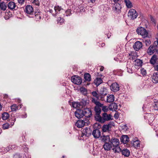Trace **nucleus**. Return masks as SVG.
I'll use <instances>...</instances> for the list:
<instances>
[{
	"mask_svg": "<svg viewBox=\"0 0 158 158\" xmlns=\"http://www.w3.org/2000/svg\"><path fill=\"white\" fill-rule=\"evenodd\" d=\"M110 143L112 147L113 148L112 150L115 152H121V149L119 146V140L118 139L114 137L111 139Z\"/></svg>",
	"mask_w": 158,
	"mask_h": 158,
	"instance_id": "1",
	"label": "nucleus"
},
{
	"mask_svg": "<svg viewBox=\"0 0 158 158\" xmlns=\"http://www.w3.org/2000/svg\"><path fill=\"white\" fill-rule=\"evenodd\" d=\"M112 116L110 114H108L106 112L102 114V116H100L96 120L97 121L101 123H104L106 121H109L112 119Z\"/></svg>",
	"mask_w": 158,
	"mask_h": 158,
	"instance_id": "2",
	"label": "nucleus"
},
{
	"mask_svg": "<svg viewBox=\"0 0 158 158\" xmlns=\"http://www.w3.org/2000/svg\"><path fill=\"white\" fill-rule=\"evenodd\" d=\"M24 12L26 15L30 18H33L34 15V11L33 7L31 5H27L24 9Z\"/></svg>",
	"mask_w": 158,
	"mask_h": 158,
	"instance_id": "3",
	"label": "nucleus"
},
{
	"mask_svg": "<svg viewBox=\"0 0 158 158\" xmlns=\"http://www.w3.org/2000/svg\"><path fill=\"white\" fill-rule=\"evenodd\" d=\"M136 32L142 36L143 38H146L148 36V32L144 28L140 27L137 28Z\"/></svg>",
	"mask_w": 158,
	"mask_h": 158,
	"instance_id": "4",
	"label": "nucleus"
},
{
	"mask_svg": "<svg viewBox=\"0 0 158 158\" xmlns=\"http://www.w3.org/2000/svg\"><path fill=\"white\" fill-rule=\"evenodd\" d=\"M138 15L137 12L134 9L130 10L128 13V16L131 20H134L136 19Z\"/></svg>",
	"mask_w": 158,
	"mask_h": 158,
	"instance_id": "5",
	"label": "nucleus"
},
{
	"mask_svg": "<svg viewBox=\"0 0 158 158\" xmlns=\"http://www.w3.org/2000/svg\"><path fill=\"white\" fill-rule=\"evenodd\" d=\"M71 80L73 83L77 85H80L82 82L81 78L77 76L72 77Z\"/></svg>",
	"mask_w": 158,
	"mask_h": 158,
	"instance_id": "6",
	"label": "nucleus"
},
{
	"mask_svg": "<svg viewBox=\"0 0 158 158\" xmlns=\"http://www.w3.org/2000/svg\"><path fill=\"white\" fill-rule=\"evenodd\" d=\"M154 115L153 114L148 113L145 114L144 115V119L148 120L149 124H150L154 119Z\"/></svg>",
	"mask_w": 158,
	"mask_h": 158,
	"instance_id": "7",
	"label": "nucleus"
},
{
	"mask_svg": "<svg viewBox=\"0 0 158 158\" xmlns=\"http://www.w3.org/2000/svg\"><path fill=\"white\" fill-rule=\"evenodd\" d=\"M100 107V106H96L94 107V111L95 113L94 115V118L96 121L101 116L100 114L101 112V109Z\"/></svg>",
	"mask_w": 158,
	"mask_h": 158,
	"instance_id": "8",
	"label": "nucleus"
},
{
	"mask_svg": "<svg viewBox=\"0 0 158 158\" xmlns=\"http://www.w3.org/2000/svg\"><path fill=\"white\" fill-rule=\"evenodd\" d=\"M143 44L142 43L139 41H137L133 45V48L136 51H138L142 48Z\"/></svg>",
	"mask_w": 158,
	"mask_h": 158,
	"instance_id": "9",
	"label": "nucleus"
},
{
	"mask_svg": "<svg viewBox=\"0 0 158 158\" xmlns=\"http://www.w3.org/2000/svg\"><path fill=\"white\" fill-rule=\"evenodd\" d=\"M7 7L9 9L12 10H16L18 9V7L15 3L12 1L8 3Z\"/></svg>",
	"mask_w": 158,
	"mask_h": 158,
	"instance_id": "10",
	"label": "nucleus"
},
{
	"mask_svg": "<svg viewBox=\"0 0 158 158\" xmlns=\"http://www.w3.org/2000/svg\"><path fill=\"white\" fill-rule=\"evenodd\" d=\"M121 6L120 4L116 3L114 4L113 6V10L116 13H119L121 12Z\"/></svg>",
	"mask_w": 158,
	"mask_h": 158,
	"instance_id": "11",
	"label": "nucleus"
},
{
	"mask_svg": "<svg viewBox=\"0 0 158 158\" xmlns=\"http://www.w3.org/2000/svg\"><path fill=\"white\" fill-rule=\"evenodd\" d=\"M83 114L87 118H89L91 117L92 115L91 111L89 108H85L83 110Z\"/></svg>",
	"mask_w": 158,
	"mask_h": 158,
	"instance_id": "12",
	"label": "nucleus"
},
{
	"mask_svg": "<svg viewBox=\"0 0 158 158\" xmlns=\"http://www.w3.org/2000/svg\"><path fill=\"white\" fill-rule=\"evenodd\" d=\"M110 88L111 91L116 92L119 90V85L117 83H114L111 84Z\"/></svg>",
	"mask_w": 158,
	"mask_h": 158,
	"instance_id": "13",
	"label": "nucleus"
},
{
	"mask_svg": "<svg viewBox=\"0 0 158 158\" xmlns=\"http://www.w3.org/2000/svg\"><path fill=\"white\" fill-rule=\"evenodd\" d=\"M83 113V110L77 109V111L75 112V116L78 118H81L84 116Z\"/></svg>",
	"mask_w": 158,
	"mask_h": 158,
	"instance_id": "14",
	"label": "nucleus"
},
{
	"mask_svg": "<svg viewBox=\"0 0 158 158\" xmlns=\"http://www.w3.org/2000/svg\"><path fill=\"white\" fill-rule=\"evenodd\" d=\"M92 134L94 138H98L101 136L100 131L98 129H95L93 131Z\"/></svg>",
	"mask_w": 158,
	"mask_h": 158,
	"instance_id": "15",
	"label": "nucleus"
},
{
	"mask_svg": "<svg viewBox=\"0 0 158 158\" xmlns=\"http://www.w3.org/2000/svg\"><path fill=\"white\" fill-rule=\"evenodd\" d=\"M107 94V89L105 87H103L102 88L99 92V94L101 95V96L100 97L101 99L102 100H103V96H105Z\"/></svg>",
	"mask_w": 158,
	"mask_h": 158,
	"instance_id": "16",
	"label": "nucleus"
},
{
	"mask_svg": "<svg viewBox=\"0 0 158 158\" xmlns=\"http://www.w3.org/2000/svg\"><path fill=\"white\" fill-rule=\"evenodd\" d=\"M101 141L102 142H103L104 143L110 142L111 139L109 135H103L101 137Z\"/></svg>",
	"mask_w": 158,
	"mask_h": 158,
	"instance_id": "17",
	"label": "nucleus"
},
{
	"mask_svg": "<svg viewBox=\"0 0 158 158\" xmlns=\"http://www.w3.org/2000/svg\"><path fill=\"white\" fill-rule=\"evenodd\" d=\"M86 123L81 119H79L75 123V125L78 127L80 128L83 127Z\"/></svg>",
	"mask_w": 158,
	"mask_h": 158,
	"instance_id": "18",
	"label": "nucleus"
},
{
	"mask_svg": "<svg viewBox=\"0 0 158 158\" xmlns=\"http://www.w3.org/2000/svg\"><path fill=\"white\" fill-rule=\"evenodd\" d=\"M112 127V125L111 123L104 125L102 127V130L103 132H104L109 131V129H110Z\"/></svg>",
	"mask_w": 158,
	"mask_h": 158,
	"instance_id": "19",
	"label": "nucleus"
},
{
	"mask_svg": "<svg viewBox=\"0 0 158 158\" xmlns=\"http://www.w3.org/2000/svg\"><path fill=\"white\" fill-rule=\"evenodd\" d=\"M110 142L104 143L103 147L105 151H108L111 150L112 147Z\"/></svg>",
	"mask_w": 158,
	"mask_h": 158,
	"instance_id": "20",
	"label": "nucleus"
},
{
	"mask_svg": "<svg viewBox=\"0 0 158 158\" xmlns=\"http://www.w3.org/2000/svg\"><path fill=\"white\" fill-rule=\"evenodd\" d=\"M120 140L121 142L125 144L128 142L129 141V139L127 135H124L122 136L120 138Z\"/></svg>",
	"mask_w": 158,
	"mask_h": 158,
	"instance_id": "21",
	"label": "nucleus"
},
{
	"mask_svg": "<svg viewBox=\"0 0 158 158\" xmlns=\"http://www.w3.org/2000/svg\"><path fill=\"white\" fill-rule=\"evenodd\" d=\"M152 78L153 82L158 83V72L154 73L152 76Z\"/></svg>",
	"mask_w": 158,
	"mask_h": 158,
	"instance_id": "22",
	"label": "nucleus"
},
{
	"mask_svg": "<svg viewBox=\"0 0 158 158\" xmlns=\"http://www.w3.org/2000/svg\"><path fill=\"white\" fill-rule=\"evenodd\" d=\"M21 105H17L16 104H13L11 105L10 106L11 111H16L17 110L21 108Z\"/></svg>",
	"mask_w": 158,
	"mask_h": 158,
	"instance_id": "23",
	"label": "nucleus"
},
{
	"mask_svg": "<svg viewBox=\"0 0 158 158\" xmlns=\"http://www.w3.org/2000/svg\"><path fill=\"white\" fill-rule=\"evenodd\" d=\"M110 109L111 110H116L118 109L117 104L115 103H112L109 106Z\"/></svg>",
	"mask_w": 158,
	"mask_h": 158,
	"instance_id": "24",
	"label": "nucleus"
},
{
	"mask_svg": "<svg viewBox=\"0 0 158 158\" xmlns=\"http://www.w3.org/2000/svg\"><path fill=\"white\" fill-rule=\"evenodd\" d=\"M34 17L35 18V20L36 21H39L41 19L40 12L39 11L34 13Z\"/></svg>",
	"mask_w": 158,
	"mask_h": 158,
	"instance_id": "25",
	"label": "nucleus"
},
{
	"mask_svg": "<svg viewBox=\"0 0 158 158\" xmlns=\"http://www.w3.org/2000/svg\"><path fill=\"white\" fill-rule=\"evenodd\" d=\"M152 46L155 52H157L158 51V38L156 39V40L155 41L153 45Z\"/></svg>",
	"mask_w": 158,
	"mask_h": 158,
	"instance_id": "26",
	"label": "nucleus"
},
{
	"mask_svg": "<svg viewBox=\"0 0 158 158\" xmlns=\"http://www.w3.org/2000/svg\"><path fill=\"white\" fill-rule=\"evenodd\" d=\"M122 152V155H124L125 156H128L130 154V151L127 149H124L123 150Z\"/></svg>",
	"mask_w": 158,
	"mask_h": 158,
	"instance_id": "27",
	"label": "nucleus"
},
{
	"mask_svg": "<svg viewBox=\"0 0 158 158\" xmlns=\"http://www.w3.org/2000/svg\"><path fill=\"white\" fill-rule=\"evenodd\" d=\"M114 95L112 94L107 96V102L109 103L113 102L114 101Z\"/></svg>",
	"mask_w": 158,
	"mask_h": 158,
	"instance_id": "28",
	"label": "nucleus"
},
{
	"mask_svg": "<svg viewBox=\"0 0 158 158\" xmlns=\"http://www.w3.org/2000/svg\"><path fill=\"white\" fill-rule=\"evenodd\" d=\"M131 143L135 148L139 147L140 145L139 141L138 140L132 141Z\"/></svg>",
	"mask_w": 158,
	"mask_h": 158,
	"instance_id": "29",
	"label": "nucleus"
},
{
	"mask_svg": "<svg viewBox=\"0 0 158 158\" xmlns=\"http://www.w3.org/2000/svg\"><path fill=\"white\" fill-rule=\"evenodd\" d=\"M97 98H93L92 101L95 104L96 106H100V107H102L103 105V104L101 103L98 101Z\"/></svg>",
	"mask_w": 158,
	"mask_h": 158,
	"instance_id": "30",
	"label": "nucleus"
},
{
	"mask_svg": "<svg viewBox=\"0 0 158 158\" xmlns=\"http://www.w3.org/2000/svg\"><path fill=\"white\" fill-rule=\"evenodd\" d=\"M72 107L73 108H77V109H79L78 108L80 109L82 108V106L80 105V103L74 102H72Z\"/></svg>",
	"mask_w": 158,
	"mask_h": 158,
	"instance_id": "31",
	"label": "nucleus"
},
{
	"mask_svg": "<svg viewBox=\"0 0 158 158\" xmlns=\"http://www.w3.org/2000/svg\"><path fill=\"white\" fill-rule=\"evenodd\" d=\"M132 65V64L130 63H127V68L128 72L130 73H132L134 71L131 69V66Z\"/></svg>",
	"mask_w": 158,
	"mask_h": 158,
	"instance_id": "32",
	"label": "nucleus"
},
{
	"mask_svg": "<svg viewBox=\"0 0 158 158\" xmlns=\"http://www.w3.org/2000/svg\"><path fill=\"white\" fill-rule=\"evenodd\" d=\"M157 56L156 55H154L151 58L150 60V63L153 64H155L157 60Z\"/></svg>",
	"mask_w": 158,
	"mask_h": 158,
	"instance_id": "33",
	"label": "nucleus"
},
{
	"mask_svg": "<svg viewBox=\"0 0 158 158\" xmlns=\"http://www.w3.org/2000/svg\"><path fill=\"white\" fill-rule=\"evenodd\" d=\"M54 10L56 13H60V11L61 12H62L64 11L63 9L62 8L61 6H55Z\"/></svg>",
	"mask_w": 158,
	"mask_h": 158,
	"instance_id": "34",
	"label": "nucleus"
},
{
	"mask_svg": "<svg viewBox=\"0 0 158 158\" xmlns=\"http://www.w3.org/2000/svg\"><path fill=\"white\" fill-rule=\"evenodd\" d=\"M102 82V81L101 78H97L94 80V83L97 86H98Z\"/></svg>",
	"mask_w": 158,
	"mask_h": 158,
	"instance_id": "35",
	"label": "nucleus"
},
{
	"mask_svg": "<svg viewBox=\"0 0 158 158\" xmlns=\"http://www.w3.org/2000/svg\"><path fill=\"white\" fill-rule=\"evenodd\" d=\"M153 49L152 45H150L148 49L147 53L149 55H152L155 52Z\"/></svg>",
	"mask_w": 158,
	"mask_h": 158,
	"instance_id": "36",
	"label": "nucleus"
},
{
	"mask_svg": "<svg viewBox=\"0 0 158 158\" xmlns=\"http://www.w3.org/2000/svg\"><path fill=\"white\" fill-rule=\"evenodd\" d=\"M84 78L86 81H90L91 80V76L89 73H85L84 75Z\"/></svg>",
	"mask_w": 158,
	"mask_h": 158,
	"instance_id": "37",
	"label": "nucleus"
},
{
	"mask_svg": "<svg viewBox=\"0 0 158 158\" xmlns=\"http://www.w3.org/2000/svg\"><path fill=\"white\" fill-rule=\"evenodd\" d=\"M14 122L11 123V125L8 124V123H6L2 125V128L3 129H8L9 127H11L12 126L14 125Z\"/></svg>",
	"mask_w": 158,
	"mask_h": 158,
	"instance_id": "38",
	"label": "nucleus"
},
{
	"mask_svg": "<svg viewBox=\"0 0 158 158\" xmlns=\"http://www.w3.org/2000/svg\"><path fill=\"white\" fill-rule=\"evenodd\" d=\"M7 8V5L4 2H2L0 3V8L3 11L6 10Z\"/></svg>",
	"mask_w": 158,
	"mask_h": 158,
	"instance_id": "39",
	"label": "nucleus"
},
{
	"mask_svg": "<svg viewBox=\"0 0 158 158\" xmlns=\"http://www.w3.org/2000/svg\"><path fill=\"white\" fill-rule=\"evenodd\" d=\"M63 12H64V16H68L72 14L71 10L70 9H68L66 11L64 10Z\"/></svg>",
	"mask_w": 158,
	"mask_h": 158,
	"instance_id": "40",
	"label": "nucleus"
},
{
	"mask_svg": "<svg viewBox=\"0 0 158 158\" xmlns=\"http://www.w3.org/2000/svg\"><path fill=\"white\" fill-rule=\"evenodd\" d=\"M124 2L127 8H130L132 7V3L129 0H124Z\"/></svg>",
	"mask_w": 158,
	"mask_h": 158,
	"instance_id": "41",
	"label": "nucleus"
},
{
	"mask_svg": "<svg viewBox=\"0 0 158 158\" xmlns=\"http://www.w3.org/2000/svg\"><path fill=\"white\" fill-rule=\"evenodd\" d=\"M80 92L84 95H86L87 94V90L84 87H81L80 89Z\"/></svg>",
	"mask_w": 158,
	"mask_h": 158,
	"instance_id": "42",
	"label": "nucleus"
},
{
	"mask_svg": "<svg viewBox=\"0 0 158 158\" xmlns=\"http://www.w3.org/2000/svg\"><path fill=\"white\" fill-rule=\"evenodd\" d=\"M9 117V114L7 112H4L2 115V118L3 120L7 119Z\"/></svg>",
	"mask_w": 158,
	"mask_h": 158,
	"instance_id": "43",
	"label": "nucleus"
},
{
	"mask_svg": "<svg viewBox=\"0 0 158 158\" xmlns=\"http://www.w3.org/2000/svg\"><path fill=\"white\" fill-rule=\"evenodd\" d=\"M135 65L138 66H142V62L141 60L139 59H137L135 60Z\"/></svg>",
	"mask_w": 158,
	"mask_h": 158,
	"instance_id": "44",
	"label": "nucleus"
},
{
	"mask_svg": "<svg viewBox=\"0 0 158 158\" xmlns=\"http://www.w3.org/2000/svg\"><path fill=\"white\" fill-rule=\"evenodd\" d=\"M91 94L93 96L95 97L97 99H99V98H100V97L101 96V95L98 94L95 91L92 92L91 93Z\"/></svg>",
	"mask_w": 158,
	"mask_h": 158,
	"instance_id": "45",
	"label": "nucleus"
},
{
	"mask_svg": "<svg viewBox=\"0 0 158 158\" xmlns=\"http://www.w3.org/2000/svg\"><path fill=\"white\" fill-rule=\"evenodd\" d=\"M146 46H149L151 43V41L150 39H144L143 40Z\"/></svg>",
	"mask_w": 158,
	"mask_h": 158,
	"instance_id": "46",
	"label": "nucleus"
},
{
	"mask_svg": "<svg viewBox=\"0 0 158 158\" xmlns=\"http://www.w3.org/2000/svg\"><path fill=\"white\" fill-rule=\"evenodd\" d=\"M153 106L156 109L158 110V100H155L153 104Z\"/></svg>",
	"mask_w": 158,
	"mask_h": 158,
	"instance_id": "47",
	"label": "nucleus"
},
{
	"mask_svg": "<svg viewBox=\"0 0 158 158\" xmlns=\"http://www.w3.org/2000/svg\"><path fill=\"white\" fill-rule=\"evenodd\" d=\"M141 73L143 75H145L146 74V70H145L144 69H141Z\"/></svg>",
	"mask_w": 158,
	"mask_h": 158,
	"instance_id": "48",
	"label": "nucleus"
},
{
	"mask_svg": "<svg viewBox=\"0 0 158 158\" xmlns=\"http://www.w3.org/2000/svg\"><path fill=\"white\" fill-rule=\"evenodd\" d=\"M64 22V20L62 18L60 17L58 19V23H62Z\"/></svg>",
	"mask_w": 158,
	"mask_h": 158,
	"instance_id": "49",
	"label": "nucleus"
},
{
	"mask_svg": "<svg viewBox=\"0 0 158 158\" xmlns=\"http://www.w3.org/2000/svg\"><path fill=\"white\" fill-rule=\"evenodd\" d=\"M102 107V110L104 112H106L108 110V109L107 108L106 106H103V105Z\"/></svg>",
	"mask_w": 158,
	"mask_h": 158,
	"instance_id": "50",
	"label": "nucleus"
},
{
	"mask_svg": "<svg viewBox=\"0 0 158 158\" xmlns=\"http://www.w3.org/2000/svg\"><path fill=\"white\" fill-rule=\"evenodd\" d=\"M32 2L35 3L37 5H39V2L38 0H32Z\"/></svg>",
	"mask_w": 158,
	"mask_h": 158,
	"instance_id": "51",
	"label": "nucleus"
},
{
	"mask_svg": "<svg viewBox=\"0 0 158 158\" xmlns=\"http://www.w3.org/2000/svg\"><path fill=\"white\" fill-rule=\"evenodd\" d=\"M14 158H20V155L19 154H15L14 156Z\"/></svg>",
	"mask_w": 158,
	"mask_h": 158,
	"instance_id": "52",
	"label": "nucleus"
},
{
	"mask_svg": "<svg viewBox=\"0 0 158 158\" xmlns=\"http://www.w3.org/2000/svg\"><path fill=\"white\" fill-rule=\"evenodd\" d=\"M114 117L115 119H118L119 117V114L118 113H116L114 116Z\"/></svg>",
	"mask_w": 158,
	"mask_h": 158,
	"instance_id": "53",
	"label": "nucleus"
},
{
	"mask_svg": "<svg viewBox=\"0 0 158 158\" xmlns=\"http://www.w3.org/2000/svg\"><path fill=\"white\" fill-rule=\"evenodd\" d=\"M150 17L151 21H152L153 22H154L155 24H156V22L154 19L153 18L152 16H150Z\"/></svg>",
	"mask_w": 158,
	"mask_h": 158,
	"instance_id": "54",
	"label": "nucleus"
},
{
	"mask_svg": "<svg viewBox=\"0 0 158 158\" xmlns=\"http://www.w3.org/2000/svg\"><path fill=\"white\" fill-rule=\"evenodd\" d=\"M80 11L82 12L85 11L84 8L83 7L81 6L80 7Z\"/></svg>",
	"mask_w": 158,
	"mask_h": 158,
	"instance_id": "55",
	"label": "nucleus"
},
{
	"mask_svg": "<svg viewBox=\"0 0 158 158\" xmlns=\"http://www.w3.org/2000/svg\"><path fill=\"white\" fill-rule=\"evenodd\" d=\"M18 2L20 4H22L24 2V0H18Z\"/></svg>",
	"mask_w": 158,
	"mask_h": 158,
	"instance_id": "56",
	"label": "nucleus"
},
{
	"mask_svg": "<svg viewBox=\"0 0 158 158\" xmlns=\"http://www.w3.org/2000/svg\"><path fill=\"white\" fill-rule=\"evenodd\" d=\"M89 2L94 3L95 2V0H88Z\"/></svg>",
	"mask_w": 158,
	"mask_h": 158,
	"instance_id": "57",
	"label": "nucleus"
},
{
	"mask_svg": "<svg viewBox=\"0 0 158 158\" xmlns=\"http://www.w3.org/2000/svg\"><path fill=\"white\" fill-rule=\"evenodd\" d=\"M27 117V114H25L24 115H22V118H26Z\"/></svg>",
	"mask_w": 158,
	"mask_h": 158,
	"instance_id": "58",
	"label": "nucleus"
},
{
	"mask_svg": "<svg viewBox=\"0 0 158 158\" xmlns=\"http://www.w3.org/2000/svg\"><path fill=\"white\" fill-rule=\"evenodd\" d=\"M104 67L103 66H102L100 69V70L101 71H103L104 69Z\"/></svg>",
	"mask_w": 158,
	"mask_h": 158,
	"instance_id": "59",
	"label": "nucleus"
},
{
	"mask_svg": "<svg viewBox=\"0 0 158 158\" xmlns=\"http://www.w3.org/2000/svg\"><path fill=\"white\" fill-rule=\"evenodd\" d=\"M105 43H102L101 44V46L102 47H103L104 46H105Z\"/></svg>",
	"mask_w": 158,
	"mask_h": 158,
	"instance_id": "60",
	"label": "nucleus"
},
{
	"mask_svg": "<svg viewBox=\"0 0 158 158\" xmlns=\"http://www.w3.org/2000/svg\"><path fill=\"white\" fill-rule=\"evenodd\" d=\"M53 11L52 10H49V12H50V13H52Z\"/></svg>",
	"mask_w": 158,
	"mask_h": 158,
	"instance_id": "61",
	"label": "nucleus"
},
{
	"mask_svg": "<svg viewBox=\"0 0 158 158\" xmlns=\"http://www.w3.org/2000/svg\"><path fill=\"white\" fill-rule=\"evenodd\" d=\"M119 0H113V1L114 2L116 3H117V2L119 1Z\"/></svg>",
	"mask_w": 158,
	"mask_h": 158,
	"instance_id": "62",
	"label": "nucleus"
},
{
	"mask_svg": "<svg viewBox=\"0 0 158 158\" xmlns=\"http://www.w3.org/2000/svg\"><path fill=\"white\" fill-rule=\"evenodd\" d=\"M107 36L108 38H109L110 36V34H108L107 35Z\"/></svg>",
	"mask_w": 158,
	"mask_h": 158,
	"instance_id": "63",
	"label": "nucleus"
},
{
	"mask_svg": "<svg viewBox=\"0 0 158 158\" xmlns=\"http://www.w3.org/2000/svg\"><path fill=\"white\" fill-rule=\"evenodd\" d=\"M156 70L158 71V64L156 65Z\"/></svg>",
	"mask_w": 158,
	"mask_h": 158,
	"instance_id": "64",
	"label": "nucleus"
}]
</instances>
